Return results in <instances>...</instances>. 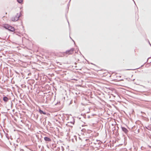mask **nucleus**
Instances as JSON below:
<instances>
[{
  "label": "nucleus",
  "mask_w": 151,
  "mask_h": 151,
  "mask_svg": "<svg viewBox=\"0 0 151 151\" xmlns=\"http://www.w3.org/2000/svg\"><path fill=\"white\" fill-rule=\"evenodd\" d=\"M17 1L19 3H21L22 2L23 0H17Z\"/></svg>",
  "instance_id": "obj_9"
},
{
  "label": "nucleus",
  "mask_w": 151,
  "mask_h": 151,
  "mask_svg": "<svg viewBox=\"0 0 151 151\" xmlns=\"http://www.w3.org/2000/svg\"><path fill=\"white\" fill-rule=\"evenodd\" d=\"M22 13L20 12L16 11L14 13V14L11 19L13 22L17 21L19 18L21 16Z\"/></svg>",
  "instance_id": "obj_1"
},
{
  "label": "nucleus",
  "mask_w": 151,
  "mask_h": 151,
  "mask_svg": "<svg viewBox=\"0 0 151 151\" xmlns=\"http://www.w3.org/2000/svg\"><path fill=\"white\" fill-rule=\"evenodd\" d=\"M73 52V50H71L67 51L66 52V53L67 54H72Z\"/></svg>",
  "instance_id": "obj_8"
},
{
  "label": "nucleus",
  "mask_w": 151,
  "mask_h": 151,
  "mask_svg": "<svg viewBox=\"0 0 151 151\" xmlns=\"http://www.w3.org/2000/svg\"><path fill=\"white\" fill-rule=\"evenodd\" d=\"M10 25L7 24H5L3 27L4 28H5L6 29H8L9 27H10Z\"/></svg>",
  "instance_id": "obj_3"
},
{
  "label": "nucleus",
  "mask_w": 151,
  "mask_h": 151,
  "mask_svg": "<svg viewBox=\"0 0 151 151\" xmlns=\"http://www.w3.org/2000/svg\"><path fill=\"white\" fill-rule=\"evenodd\" d=\"M39 112L41 114H43L44 115L46 114V113L42 111L41 109H40L39 110Z\"/></svg>",
  "instance_id": "obj_7"
},
{
  "label": "nucleus",
  "mask_w": 151,
  "mask_h": 151,
  "mask_svg": "<svg viewBox=\"0 0 151 151\" xmlns=\"http://www.w3.org/2000/svg\"><path fill=\"white\" fill-rule=\"evenodd\" d=\"M122 130L126 133H127L128 131L127 129L125 127H122Z\"/></svg>",
  "instance_id": "obj_4"
},
{
  "label": "nucleus",
  "mask_w": 151,
  "mask_h": 151,
  "mask_svg": "<svg viewBox=\"0 0 151 151\" xmlns=\"http://www.w3.org/2000/svg\"><path fill=\"white\" fill-rule=\"evenodd\" d=\"M3 99L5 102H7L9 100L8 98L6 96L4 97Z\"/></svg>",
  "instance_id": "obj_5"
},
{
  "label": "nucleus",
  "mask_w": 151,
  "mask_h": 151,
  "mask_svg": "<svg viewBox=\"0 0 151 151\" xmlns=\"http://www.w3.org/2000/svg\"><path fill=\"white\" fill-rule=\"evenodd\" d=\"M44 139L46 141H50L51 140L49 138L47 137H45Z\"/></svg>",
  "instance_id": "obj_6"
},
{
  "label": "nucleus",
  "mask_w": 151,
  "mask_h": 151,
  "mask_svg": "<svg viewBox=\"0 0 151 151\" xmlns=\"http://www.w3.org/2000/svg\"><path fill=\"white\" fill-rule=\"evenodd\" d=\"M8 30L12 32H14L15 31V29L14 27L10 26Z\"/></svg>",
  "instance_id": "obj_2"
}]
</instances>
